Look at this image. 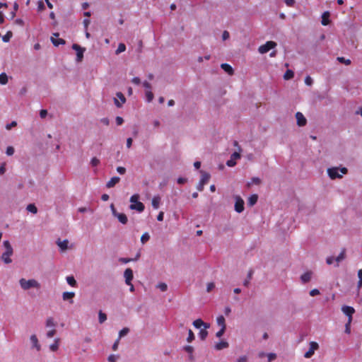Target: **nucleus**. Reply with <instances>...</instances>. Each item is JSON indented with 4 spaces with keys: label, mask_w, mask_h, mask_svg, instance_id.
Returning a JSON list of instances; mask_svg holds the SVG:
<instances>
[{
    "label": "nucleus",
    "mask_w": 362,
    "mask_h": 362,
    "mask_svg": "<svg viewBox=\"0 0 362 362\" xmlns=\"http://www.w3.org/2000/svg\"><path fill=\"white\" fill-rule=\"evenodd\" d=\"M257 199L258 196L257 194H252L247 199V204L250 205V206H252L257 203Z\"/></svg>",
    "instance_id": "nucleus-28"
},
{
    "label": "nucleus",
    "mask_w": 362,
    "mask_h": 362,
    "mask_svg": "<svg viewBox=\"0 0 362 362\" xmlns=\"http://www.w3.org/2000/svg\"><path fill=\"white\" fill-rule=\"evenodd\" d=\"M18 282L21 289L23 291H28L31 288L40 290L41 288L40 283L35 279H27L21 278Z\"/></svg>",
    "instance_id": "nucleus-1"
},
{
    "label": "nucleus",
    "mask_w": 362,
    "mask_h": 362,
    "mask_svg": "<svg viewBox=\"0 0 362 362\" xmlns=\"http://www.w3.org/2000/svg\"><path fill=\"white\" fill-rule=\"evenodd\" d=\"M11 37H12V33L8 31L6 35H4L2 37V40L4 42H7L11 40Z\"/></svg>",
    "instance_id": "nucleus-48"
},
{
    "label": "nucleus",
    "mask_w": 362,
    "mask_h": 362,
    "mask_svg": "<svg viewBox=\"0 0 362 362\" xmlns=\"http://www.w3.org/2000/svg\"><path fill=\"white\" fill-rule=\"evenodd\" d=\"M341 310L343 313L348 317V320L352 321V315L355 313V309L351 306L344 305L341 308Z\"/></svg>",
    "instance_id": "nucleus-14"
},
{
    "label": "nucleus",
    "mask_w": 362,
    "mask_h": 362,
    "mask_svg": "<svg viewBox=\"0 0 362 362\" xmlns=\"http://www.w3.org/2000/svg\"><path fill=\"white\" fill-rule=\"evenodd\" d=\"M131 204L129 206L130 209L136 210L138 212H142L144 210V205L143 203L139 202V195L134 194L130 197Z\"/></svg>",
    "instance_id": "nucleus-5"
},
{
    "label": "nucleus",
    "mask_w": 362,
    "mask_h": 362,
    "mask_svg": "<svg viewBox=\"0 0 362 362\" xmlns=\"http://www.w3.org/2000/svg\"><path fill=\"white\" fill-rule=\"evenodd\" d=\"M194 338H195V337H194L193 332L192 331V329H189L188 330V337L187 338V341L190 343L194 339Z\"/></svg>",
    "instance_id": "nucleus-47"
},
{
    "label": "nucleus",
    "mask_w": 362,
    "mask_h": 362,
    "mask_svg": "<svg viewBox=\"0 0 362 362\" xmlns=\"http://www.w3.org/2000/svg\"><path fill=\"white\" fill-rule=\"evenodd\" d=\"M293 77V72L291 70H287L284 75V78L285 80L291 79Z\"/></svg>",
    "instance_id": "nucleus-44"
},
{
    "label": "nucleus",
    "mask_w": 362,
    "mask_h": 362,
    "mask_svg": "<svg viewBox=\"0 0 362 362\" xmlns=\"http://www.w3.org/2000/svg\"><path fill=\"white\" fill-rule=\"evenodd\" d=\"M337 61L339 62L340 63H342V64H344L346 65H349L351 64V60L349 59H345L344 57H337Z\"/></svg>",
    "instance_id": "nucleus-42"
},
{
    "label": "nucleus",
    "mask_w": 362,
    "mask_h": 362,
    "mask_svg": "<svg viewBox=\"0 0 362 362\" xmlns=\"http://www.w3.org/2000/svg\"><path fill=\"white\" fill-rule=\"evenodd\" d=\"M160 204V197L159 196H154L151 201V204L153 209H157L159 208Z\"/></svg>",
    "instance_id": "nucleus-25"
},
{
    "label": "nucleus",
    "mask_w": 362,
    "mask_h": 362,
    "mask_svg": "<svg viewBox=\"0 0 362 362\" xmlns=\"http://www.w3.org/2000/svg\"><path fill=\"white\" fill-rule=\"evenodd\" d=\"M235 199V211L238 213H242L245 208H244V200L238 195H235L234 197Z\"/></svg>",
    "instance_id": "nucleus-9"
},
{
    "label": "nucleus",
    "mask_w": 362,
    "mask_h": 362,
    "mask_svg": "<svg viewBox=\"0 0 362 362\" xmlns=\"http://www.w3.org/2000/svg\"><path fill=\"white\" fill-rule=\"evenodd\" d=\"M119 180L120 178L119 177H113L107 182L106 186L107 188L113 187Z\"/></svg>",
    "instance_id": "nucleus-24"
},
{
    "label": "nucleus",
    "mask_w": 362,
    "mask_h": 362,
    "mask_svg": "<svg viewBox=\"0 0 362 362\" xmlns=\"http://www.w3.org/2000/svg\"><path fill=\"white\" fill-rule=\"evenodd\" d=\"M4 251L3 252L1 259L5 264H10L12 262L11 257L13 255V249L8 240L3 242Z\"/></svg>",
    "instance_id": "nucleus-2"
},
{
    "label": "nucleus",
    "mask_w": 362,
    "mask_h": 362,
    "mask_svg": "<svg viewBox=\"0 0 362 362\" xmlns=\"http://www.w3.org/2000/svg\"><path fill=\"white\" fill-rule=\"evenodd\" d=\"M200 173L202 176L197 188L199 191L202 192L204 189V185L209 182L211 176L208 173L204 171H201Z\"/></svg>",
    "instance_id": "nucleus-8"
},
{
    "label": "nucleus",
    "mask_w": 362,
    "mask_h": 362,
    "mask_svg": "<svg viewBox=\"0 0 362 362\" xmlns=\"http://www.w3.org/2000/svg\"><path fill=\"white\" fill-rule=\"evenodd\" d=\"M45 326L47 329V338H52L57 334V322L53 317H47L45 321Z\"/></svg>",
    "instance_id": "nucleus-3"
},
{
    "label": "nucleus",
    "mask_w": 362,
    "mask_h": 362,
    "mask_svg": "<svg viewBox=\"0 0 362 362\" xmlns=\"http://www.w3.org/2000/svg\"><path fill=\"white\" fill-rule=\"evenodd\" d=\"M313 83V80L310 76H307L305 78V83L308 86H311Z\"/></svg>",
    "instance_id": "nucleus-57"
},
{
    "label": "nucleus",
    "mask_w": 362,
    "mask_h": 362,
    "mask_svg": "<svg viewBox=\"0 0 362 362\" xmlns=\"http://www.w3.org/2000/svg\"><path fill=\"white\" fill-rule=\"evenodd\" d=\"M56 244L59 247L61 252H65L68 249L72 248L73 245H69V242L67 239L62 240L61 239H58L56 241Z\"/></svg>",
    "instance_id": "nucleus-10"
},
{
    "label": "nucleus",
    "mask_w": 362,
    "mask_h": 362,
    "mask_svg": "<svg viewBox=\"0 0 362 362\" xmlns=\"http://www.w3.org/2000/svg\"><path fill=\"white\" fill-rule=\"evenodd\" d=\"M75 296L74 292L65 291L62 293V299L64 301H69L71 304L74 303L73 298Z\"/></svg>",
    "instance_id": "nucleus-17"
},
{
    "label": "nucleus",
    "mask_w": 362,
    "mask_h": 362,
    "mask_svg": "<svg viewBox=\"0 0 362 362\" xmlns=\"http://www.w3.org/2000/svg\"><path fill=\"white\" fill-rule=\"evenodd\" d=\"M60 339L59 338H55L53 341V343H52L49 346V349L52 352H56L59 350V345H60Z\"/></svg>",
    "instance_id": "nucleus-18"
},
{
    "label": "nucleus",
    "mask_w": 362,
    "mask_h": 362,
    "mask_svg": "<svg viewBox=\"0 0 362 362\" xmlns=\"http://www.w3.org/2000/svg\"><path fill=\"white\" fill-rule=\"evenodd\" d=\"M221 69L229 75L232 76L234 73L233 69L228 64H222L221 65Z\"/></svg>",
    "instance_id": "nucleus-23"
},
{
    "label": "nucleus",
    "mask_w": 362,
    "mask_h": 362,
    "mask_svg": "<svg viewBox=\"0 0 362 362\" xmlns=\"http://www.w3.org/2000/svg\"><path fill=\"white\" fill-rule=\"evenodd\" d=\"M107 320V315L105 313L100 311L98 313V320L100 323H103Z\"/></svg>",
    "instance_id": "nucleus-38"
},
{
    "label": "nucleus",
    "mask_w": 362,
    "mask_h": 362,
    "mask_svg": "<svg viewBox=\"0 0 362 362\" xmlns=\"http://www.w3.org/2000/svg\"><path fill=\"white\" fill-rule=\"evenodd\" d=\"M348 173V170L345 167L339 168L337 167H333L327 169V174L332 180L337 178H341L342 175H345Z\"/></svg>",
    "instance_id": "nucleus-4"
},
{
    "label": "nucleus",
    "mask_w": 362,
    "mask_h": 362,
    "mask_svg": "<svg viewBox=\"0 0 362 362\" xmlns=\"http://www.w3.org/2000/svg\"><path fill=\"white\" fill-rule=\"evenodd\" d=\"M8 76L5 73H1L0 74V84L6 85L8 83Z\"/></svg>",
    "instance_id": "nucleus-33"
},
{
    "label": "nucleus",
    "mask_w": 362,
    "mask_h": 362,
    "mask_svg": "<svg viewBox=\"0 0 362 362\" xmlns=\"http://www.w3.org/2000/svg\"><path fill=\"white\" fill-rule=\"evenodd\" d=\"M52 42L55 45L58 46L59 45H64L65 41L63 39H55L54 37H51Z\"/></svg>",
    "instance_id": "nucleus-34"
},
{
    "label": "nucleus",
    "mask_w": 362,
    "mask_h": 362,
    "mask_svg": "<svg viewBox=\"0 0 362 362\" xmlns=\"http://www.w3.org/2000/svg\"><path fill=\"white\" fill-rule=\"evenodd\" d=\"M72 48L76 52V61L81 62L83 58V53L85 52V49L81 47L77 44H74L72 45Z\"/></svg>",
    "instance_id": "nucleus-11"
},
{
    "label": "nucleus",
    "mask_w": 362,
    "mask_h": 362,
    "mask_svg": "<svg viewBox=\"0 0 362 362\" xmlns=\"http://www.w3.org/2000/svg\"><path fill=\"white\" fill-rule=\"evenodd\" d=\"M346 257V250L343 249L340 254L335 258V262H337L336 266H339V263L344 260Z\"/></svg>",
    "instance_id": "nucleus-26"
},
{
    "label": "nucleus",
    "mask_w": 362,
    "mask_h": 362,
    "mask_svg": "<svg viewBox=\"0 0 362 362\" xmlns=\"http://www.w3.org/2000/svg\"><path fill=\"white\" fill-rule=\"evenodd\" d=\"M6 153L8 156H12L14 153V148L12 146H8L6 148Z\"/></svg>",
    "instance_id": "nucleus-56"
},
{
    "label": "nucleus",
    "mask_w": 362,
    "mask_h": 362,
    "mask_svg": "<svg viewBox=\"0 0 362 362\" xmlns=\"http://www.w3.org/2000/svg\"><path fill=\"white\" fill-rule=\"evenodd\" d=\"M124 277L125 279V283L127 285H130L134 277L132 269L127 268L125 269L124 272Z\"/></svg>",
    "instance_id": "nucleus-16"
},
{
    "label": "nucleus",
    "mask_w": 362,
    "mask_h": 362,
    "mask_svg": "<svg viewBox=\"0 0 362 362\" xmlns=\"http://www.w3.org/2000/svg\"><path fill=\"white\" fill-rule=\"evenodd\" d=\"M228 346L229 344L226 341H221L215 344L214 348L216 350L220 351L228 348Z\"/></svg>",
    "instance_id": "nucleus-22"
},
{
    "label": "nucleus",
    "mask_w": 362,
    "mask_h": 362,
    "mask_svg": "<svg viewBox=\"0 0 362 362\" xmlns=\"http://www.w3.org/2000/svg\"><path fill=\"white\" fill-rule=\"evenodd\" d=\"M26 209L29 211V212H31L33 214H36L37 212V207L33 204H30L27 206V208Z\"/></svg>",
    "instance_id": "nucleus-37"
},
{
    "label": "nucleus",
    "mask_w": 362,
    "mask_h": 362,
    "mask_svg": "<svg viewBox=\"0 0 362 362\" xmlns=\"http://www.w3.org/2000/svg\"><path fill=\"white\" fill-rule=\"evenodd\" d=\"M115 217L117 218L118 221L122 224H126L127 222V217L124 214L117 213Z\"/></svg>",
    "instance_id": "nucleus-27"
},
{
    "label": "nucleus",
    "mask_w": 362,
    "mask_h": 362,
    "mask_svg": "<svg viewBox=\"0 0 362 362\" xmlns=\"http://www.w3.org/2000/svg\"><path fill=\"white\" fill-rule=\"evenodd\" d=\"M240 158V154L238 152H234L230 159L226 162L228 167H233L236 165V160Z\"/></svg>",
    "instance_id": "nucleus-15"
},
{
    "label": "nucleus",
    "mask_w": 362,
    "mask_h": 362,
    "mask_svg": "<svg viewBox=\"0 0 362 362\" xmlns=\"http://www.w3.org/2000/svg\"><path fill=\"white\" fill-rule=\"evenodd\" d=\"M29 341L30 344V349L32 350H35L37 352L41 351L42 346H41L40 341L35 334H33L30 336Z\"/></svg>",
    "instance_id": "nucleus-6"
},
{
    "label": "nucleus",
    "mask_w": 362,
    "mask_h": 362,
    "mask_svg": "<svg viewBox=\"0 0 362 362\" xmlns=\"http://www.w3.org/2000/svg\"><path fill=\"white\" fill-rule=\"evenodd\" d=\"M276 47V43L274 41H267L265 44L261 45L258 48V52L263 54L268 52L270 49Z\"/></svg>",
    "instance_id": "nucleus-7"
},
{
    "label": "nucleus",
    "mask_w": 362,
    "mask_h": 362,
    "mask_svg": "<svg viewBox=\"0 0 362 362\" xmlns=\"http://www.w3.org/2000/svg\"><path fill=\"white\" fill-rule=\"evenodd\" d=\"M37 9H38V11H42L45 9V5H44L43 1H39L37 2Z\"/></svg>",
    "instance_id": "nucleus-62"
},
{
    "label": "nucleus",
    "mask_w": 362,
    "mask_h": 362,
    "mask_svg": "<svg viewBox=\"0 0 362 362\" xmlns=\"http://www.w3.org/2000/svg\"><path fill=\"white\" fill-rule=\"evenodd\" d=\"M183 349L190 355V357H192V354L194 352V348L192 346L187 345L183 347Z\"/></svg>",
    "instance_id": "nucleus-45"
},
{
    "label": "nucleus",
    "mask_w": 362,
    "mask_h": 362,
    "mask_svg": "<svg viewBox=\"0 0 362 362\" xmlns=\"http://www.w3.org/2000/svg\"><path fill=\"white\" fill-rule=\"evenodd\" d=\"M296 119V124L298 127H304L307 124V119L303 113L298 112L295 115Z\"/></svg>",
    "instance_id": "nucleus-13"
},
{
    "label": "nucleus",
    "mask_w": 362,
    "mask_h": 362,
    "mask_svg": "<svg viewBox=\"0 0 362 362\" xmlns=\"http://www.w3.org/2000/svg\"><path fill=\"white\" fill-rule=\"evenodd\" d=\"M17 125V123L15 121H13L12 122H11L10 124H6V129H8V130H10L12 127H14Z\"/></svg>",
    "instance_id": "nucleus-61"
},
{
    "label": "nucleus",
    "mask_w": 362,
    "mask_h": 362,
    "mask_svg": "<svg viewBox=\"0 0 362 362\" xmlns=\"http://www.w3.org/2000/svg\"><path fill=\"white\" fill-rule=\"evenodd\" d=\"M204 321L202 319H197L193 322V325L197 329H202Z\"/></svg>",
    "instance_id": "nucleus-32"
},
{
    "label": "nucleus",
    "mask_w": 362,
    "mask_h": 362,
    "mask_svg": "<svg viewBox=\"0 0 362 362\" xmlns=\"http://www.w3.org/2000/svg\"><path fill=\"white\" fill-rule=\"evenodd\" d=\"M216 323L221 328H226L225 318L223 315L217 317Z\"/></svg>",
    "instance_id": "nucleus-30"
},
{
    "label": "nucleus",
    "mask_w": 362,
    "mask_h": 362,
    "mask_svg": "<svg viewBox=\"0 0 362 362\" xmlns=\"http://www.w3.org/2000/svg\"><path fill=\"white\" fill-rule=\"evenodd\" d=\"M358 279H359L358 286L360 287V286H362V269L358 270Z\"/></svg>",
    "instance_id": "nucleus-58"
},
{
    "label": "nucleus",
    "mask_w": 362,
    "mask_h": 362,
    "mask_svg": "<svg viewBox=\"0 0 362 362\" xmlns=\"http://www.w3.org/2000/svg\"><path fill=\"white\" fill-rule=\"evenodd\" d=\"M329 17H330V13L329 11H325L322 14V16H321V18H322V20H321L322 25H329V23H330Z\"/></svg>",
    "instance_id": "nucleus-20"
},
{
    "label": "nucleus",
    "mask_w": 362,
    "mask_h": 362,
    "mask_svg": "<svg viewBox=\"0 0 362 362\" xmlns=\"http://www.w3.org/2000/svg\"><path fill=\"white\" fill-rule=\"evenodd\" d=\"M90 164L92 166L95 167L100 164V160L97 158L96 157H93L90 160Z\"/></svg>",
    "instance_id": "nucleus-52"
},
{
    "label": "nucleus",
    "mask_w": 362,
    "mask_h": 362,
    "mask_svg": "<svg viewBox=\"0 0 362 362\" xmlns=\"http://www.w3.org/2000/svg\"><path fill=\"white\" fill-rule=\"evenodd\" d=\"M145 95H146V101L148 103H151L153 100V97H154L153 93L151 92V90H146L145 92Z\"/></svg>",
    "instance_id": "nucleus-31"
},
{
    "label": "nucleus",
    "mask_w": 362,
    "mask_h": 362,
    "mask_svg": "<svg viewBox=\"0 0 362 362\" xmlns=\"http://www.w3.org/2000/svg\"><path fill=\"white\" fill-rule=\"evenodd\" d=\"M267 357L268 359V362H272V361L276 359V354L274 353H269L267 354Z\"/></svg>",
    "instance_id": "nucleus-51"
},
{
    "label": "nucleus",
    "mask_w": 362,
    "mask_h": 362,
    "mask_svg": "<svg viewBox=\"0 0 362 362\" xmlns=\"http://www.w3.org/2000/svg\"><path fill=\"white\" fill-rule=\"evenodd\" d=\"M18 9V4L17 3H14L13 4V12L11 13V18H13L16 16V11Z\"/></svg>",
    "instance_id": "nucleus-55"
},
{
    "label": "nucleus",
    "mask_w": 362,
    "mask_h": 362,
    "mask_svg": "<svg viewBox=\"0 0 362 362\" xmlns=\"http://www.w3.org/2000/svg\"><path fill=\"white\" fill-rule=\"evenodd\" d=\"M6 163L5 162L2 163L0 165V175H3L6 170Z\"/></svg>",
    "instance_id": "nucleus-54"
},
{
    "label": "nucleus",
    "mask_w": 362,
    "mask_h": 362,
    "mask_svg": "<svg viewBox=\"0 0 362 362\" xmlns=\"http://www.w3.org/2000/svg\"><path fill=\"white\" fill-rule=\"evenodd\" d=\"M114 103L117 107H121L122 105L126 103V98L122 93L118 92L116 93V98L114 99Z\"/></svg>",
    "instance_id": "nucleus-12"
},
{
    "label": "nucleus",
    "mask_w": 362,
    "mask_h": 362,
    "mask_svg": "<svg viewBox=\"0 0 362 362\" xmlns=\"http://www.w3.org/2000/svg\"><path fill=\"white\" fill-rule=\"evenodd\" d=\"M126 49V46L124 43H119L118 45V47L116 50V54H119L123 52H124Z\"/></svg>",
    "instance_id": "nucleus-41"
},
{
    "label": "nucleus",
    "mask_w": 362,
    "mask_h": 362,
    "mask_svg": "<svg viewBox=\"0 0 362 362\" xmlns=\"http://www.w3.org/2000/svg\"><path fill=\"white\" fill-rule=\"evenodd\" d=\"M352 321H350V320H347V322L345 325V332L346 334H350L351 332V324Z\"/></svg>",
    "instance_id": "nucleus-49"
},
{
    "label": "nucleus",
    "mask_w": 362,
    "mask_h": 362,
    "mask_svg": "<svg viewBox=\"0 0 362 362\" xmlns=\"http://www.w3.org/2000/svg\"><path fill=\"white\" fill-rule=\"evenodd\" d=\"M313 274L310 272H306L300 276V280L303 284L309 282L312 278Z\"/></svg>",
    "instance_id": "nucleus-21"
},
{
    "label": "nucleus",
    "mask_w": 362,
    "mask_h": 362,
    "mask_svg": "<svg viewBox=\"0 0 362 362\" xmlns=\"http://www.w3.org/2000/svg\"><path fill=\"white\" fill-rule=\"evenodd\" d=\"M142 85L146 88V90H151V83L149 82H148L146 81H144L142 83Z\"/></svg>",
    "instance_id": "nucleus-59"
},
{
    "label": "nucleus",
    "mask_w": 362,
    "mask_h": 362,
    "mask_svg": "<svg viewBox=\"0 0 362 362\" xmlns=\"http://www.w3.org/2000/svg\"><path fill=\"white\" fill-rule=\"evenodd\" d=\"M118 358V355L111 354L108 356L107 360L109 362H116Z\"/></svg>",
    "instance_id": "nucleus-50"
},
{
    "label": "nucleus",
    "mask_w": 362,
    "mask_h": 362,
    "mask_svg": "<svg viewBox=\"0 0 362 362\" xmlns=\"http://www.w3.org/2000/svg\"><path fill=\"white\" fill-rule=\"evenodd\" d=\"M247 356H241L236 361V362H247Z\"/></svg>",
    "instance_id": "nucleus-63"
},
{
    "label": "nucleus",
    "mask_w": 362,
    "mask_h": 362,
    "mask_svg": "<svg viewBox=\"0 0 362 362\" xmlns=\"http://www.w3.org/2000/svg\"><path fill=\"white\" fill-rule=\"evenodd\" d=\"M226 328H221L219 331H218L216 334V336L218 338L221 337L224 334Z\"/></svg>",
    "instance_id": "nucleus-60"
},
{
    "label": "nucleus",
    "mask_w": 362,
    "mask_h": 362,
    "mask_svg": "<svg viewBox=\"0 0 362 362\" xmlns=\"http://www.w3.org/2000/svg\"><path fill=\"white\" fill-rule=\"evenodd\" d=\"M139 258V255L136 257L135 259H131V258H124L121 257L119 259V262H120L122 264H127L134 260H137Z\"/></svg>",
    "instance_id": "nucleus-36"
},
{
    "label": "nucleus",
    "mask_w": 362,
    "mask_h": 362,
    "mask_svg": "<svg viewBox=\"0 0 362 362\" xmlns=\"http://www.w3.org/2000/svg\"><path fill=\"white\" fill-rule=\"evenodd\" d=\"M317 349V343L315 341H313L310 343V347L309 350L305 352V358H310L315 353V351Z\"/></svg>",
    "instance_id": "nucleus-19"
},
{
    "label": "nucleus",
    "mask_w": 362,
    "mask_h": 362,
    "mask_svg": "<svg viewBox=\"0 0 362 362\" xmlns=\"http://www.w3.org/2000/svg\"><path fill=\"white\" fill-rule=\"evenodd\" d=\"M66 280L67 284L71 287H76L77 286V282L73 276H66Z\"/></svg>",
    "instance_id": "nucleus-29"
},
{
    "label": "nucleus",
    "mask_w": 362,
    "mask_h": 362,
    "mask_svg": "<svg viewBox=\"0 0 362 362\" xmlns=\"http://www.w3.org/2000/svg\"><path fill=\"white\" fill-rule=\"evenodd\" d=\"M208 335L207 330H205V329H201L199 332V337L202 340H204Z\"/></svg>",
    "instance_id": "nucleus-39"
},
{
    "label": "nucleus",
    "mask_w": 362,
    "mask_h": 362,
    "mask_svg": "<svg viewBox=\"0 0 362 362\" xmlns=\"http://www.w3.org/2000/svg\"><path fill=\"white\" fill-rule=\"evenodd\" d=\"M261 183V180L259 177H254L251 179V181L248 182V186L252 185H259Z\"/></svg>",
    "instance_id": "nucleus-43"
},
{
    "label": "nucleus",
    "mask_w": 362,
    "mask_h": 362,
    "mask_svg": "<svg viewBox=\"0 0 362 362\" xmlns=\"http://www.w3.org/2000/svg\"><path fill=\"white\" fill-rule=\"evenodd\" d=\"M156 288L164 292L167 291L168 285L164 282H160L156 285Z\"/></svg>",
    "instance_id": "nucleus-35"
},
{
    "label": "nucleus",
    "mask_w": 362,
    "mask_h": 362,
    "mask_svg": "<svg viewBox=\"0 0 362 362\" xmlns=\"http://www.w3.org/2000/svg\"><path fill=\"white\" fill-rule=\"evenodd\" d=\"M129 332V328L124 327L119 332L118 339H120L122 337L126 336Z\"/></svg>",
    "instance_id": "nucleus-40"
},
{
    "label": "nucleus",
    "mask_w": 362,
    "mask_h": 362,
    "mask_svg": "<svg viewBox=\"0 0 362 362\" xmlns=\"http://www.w3.org/2000/svg\"><path fill=\"white\" fill-rule=\"evenodd\" d=\"M215 288V284L213 282H209L206 284V291L211 292Z\"/></svg>",
    "instance_id": "nucleus-53"
},
{
    "label": "nucleus",
    "mask_w": 362,
    "mask_h": 362,
    "mask_svg": "<svg viewBox=\"0 0 362 362\" xmlns=\"http://www.w3.org/2000/svg\"><path fill=\"white\" fill-rule=\"evenodd\" d=\"M117 171L120 175H124L126 172V169L124 167L119 166L117 168Z\"/></svg>",
    "instance_id": "nucleus-64"
},
{
    "label": "nucleus",
    "mask_w": 362,
    "mask_h": 362,
    "mask_svg": "<svg viewBox=\"0 0 362 362\" xmlns=\"http://www.w3.org/2000/svg\"><path fill=\"white\" fill-rule=\"evenodd\" d=\"M150 239V235L148 233H144L141 237V242L144 244Z\"/></svg>",
    "instance_id": "nucleus-46"
}]
</instances>
